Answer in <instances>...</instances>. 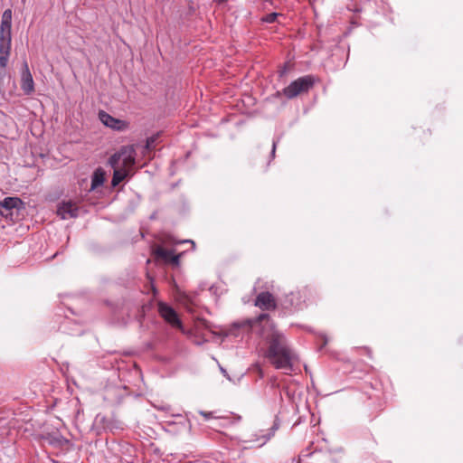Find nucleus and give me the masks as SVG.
<instances>
[{
    "instance_id": "nucleus-22",
    "label": "nucleus",
    "mask_w": 463,
    "mask_h": 463,
    "mask_svg": "<svg viewBox=\"0 0 463 463\" xmlns=\"http://www.w3.org/2000/svg\"><path fill=\"white\" fill-rule=\"evenodd\" d=\"M310 454H302L300 457H308ZM301 460V458H299V461Z\"/></svg>"
},
{
    "instance_id": "nucleus-19",
    "label": "nucleus",
    "mask_w": 463,
    "mask_h": 463,
    "mask_svg": "<svg viewBox=\"0 0 463 463\" xmlns=\"http://www.w3.org/2000/svg\"><path fill=\"white\" fill-rule=\"evenodd\" d=\"M269 314H266V313H263V314H260L258 317V320L259 321H263V320H266V319H269Z\"/></svg>"
},
{
    "instance_id": "nucleus-4",
    "label": "nucleus",
    "mask_w": 463,
    "mask_h": 463,
    "mask_svg": "<svg viewBox=\"0 0 463 463\" xmlns=\"http://www.w3.org/2000/svg\"><path fill=\"white\" fill-rule=\"evenodd\" d=\"M112 167H121L131 171L136 164V151L133 146H123L109 158Z\"/></svg>"
},
{
    "instance_id": "nucleus-2",
    "label": "nucleus",
    "mask_w": 463,
    "mask_h": 463,
    "mask_svg": "<svg viewBox=\"0 0 463 463\" xmlns=\"http://www.w3.org/2000/svg\"><path fill=\"white\" fill-rule=\"evenodd\" d=\"M12 11L6 9L2 14L0 24V66L6 68L11 51Z\"/></svg>"
},
{
    "instance_id": "nucleus-16",
    "label": "nucleus",
    "mask_w": 463,
    "mask_h": 463,
    "mask_svg": "<svg viewBox=\"0 0 463 463\" xmlns=\"http://www.w3.org/2000/svg\"><path fill=\"white\" fill-rule=\"evenodd\" d=\"M157 137H158V135H154V136L149 137L146 139V148L149 149V150L155 148Z\"/></svg>"
},
{
    "instance_id": "nucleus-10",
    "label": "nucleus",
    "mask_w": 463,
    "mask_h": 463,
    "mask_svg": "<svg viewBox=\"0 0 463 463\" xmlns=\"http://www.w3.org/2000/svg\"><path fill=\"white\" fill-rule=\"evenodd\" d=\"M99 118L106 127H109L114 130H124L128 127V124L125 121L115 118L103 110L99 111Z\"/></svg>"
},
{
    "instance_id": "nucleus-11",
    "label": "nucleus",
    "mask_w": 463,
    "mask_h": 463,
    "mask_svg": "<svg viewBox=\"0 0 463 463\" xmlns=\"http://www.w3.org/2000/svg\"><path fill=\"white\" fill-rule=\"evenodd\" d=\"M156 255L158 259H161L165 263H169L175 267H178L180 264L181 254L176 255L172 250H166L162 247H158L156 250Z\"/></svg>"
},
{
    "instance_id": "nucleus-13",
    "label": "nucleus",
    "mask_w": 463,
    "mask_h": 463,
    "mask_svg": "<svg viewBox=\"0 0 463 463\" xmlns=\"http://www.w3.org/2000/svg\"><path fill=\"white\" fill-rule=\"evenodd\" d=\"M114 173L111 180V184L113 186H117L121 183L129 174L128 169H123L121 167H113Z\"/></svg>"
},
{
    "instance_id": "nucleus-12",
    "label": "nucleus",
    "mask_w": 463,
    "mask_h": 463,
    "mask_svg": "<svg viewBox=\"0 0 463 463\" xmlns=\"http://www.w3.org/2000/svg\"><path fill=\"white\" fill-rule=\"evenodd\" d=\"M104 182H105V172L100 167L97 168L91 176L90 190H95L96 188L103 185Z\"/></svg>"
},
{
    "instance_id": "nucleus-23",
    "label": "nucleus",
    "mask_w": 463,
    "mask_h": 463,
    "mask_svg": "<svg viewBox=\"0 0 463 463\" xmlns=\"http://www.w3.org/2000/svg\"><path fill=\"white\" fill-rule=\"evenodd\" d=\"M354 11H355V12H360L361 10H360V9H358V8H355Z\"/></svg>"
},
{
    "instance_id": "nucleus-7",
    "label": "nucleus",
    "mask_w": 463,
    "mask_h": 463,
    "mask_svg": "<svg viewBox=\"0 0 463 463\" xmlns=\"http://www.w3.org/2000/svg\"><path fill=\"white\" fill-rule=\"evenodd\" d=\"M21 89L25 95H30L34 91V81L26 61H24L23 63V71L21 73Z\"/></svg>"
},
{
    "instance_id": "nucleus-5",
    "label": "nucleus",
    "mask_w": 463,
    "mask_h": 463,
    "mask_svg": "<svg viewBox=\"0 0 463 463\" xmlns=\"http://www.w3.org/2000/svg\"><path fill=\"white\" fill-rule=\"evenodd\" d=\"M23 201L18 197H6L0 201V214L13 221L19 216V211L23 208Z\"/></svg>"
},
{
    "instance_id": "nucleus-20",
    "label": "nucleus",
    "mask_w": 463,
    "mask_h": 463,
    "mask_svg": "<svg viewBox=\"0 0 463 463\" xmlns=\"http://www.w3.org/2000/svg\"><path fill=\"white\" fill-rule=\"evenodd\" d=\"M184 242H190L193 245V248H194V246H195L194 241H190V240L184 241Z\"/></svg>"
},
{
    "instance_id": "nucleus-18",
    "label": "nucleus",
    "mask_w": 463,
    "mask_h": 463,
    "mask_svg": "<svg viewBox=\"0 0 463 463\" xmlns=\"http://www.w3.org/2000/svg\"><path fill=\"white\" fill-rule=\"evenodd\" d=\"M276 147H277V141H273L272 149H271V153H270L271 158H274V156H275Z\"/></svg>"
},
{
    "instance_id": "nucleus-17",
    "label": "nucleus",
    "mask_w": 463,
    "mask_h": 463,
    "mask_svg": "<svg viewBox=\"0 0 463 463\" xmlns=\"http://www.w3.org/2000/svg\"><path fill=\"white\" fill-rule=\"evenodd\" d=\"M200 414L205 418V420H209L213 417V412L211 411H200Z\"/></svg>"
},
{
    "instance_id": "nucleus-14",
    "label": "nucleus",
    "mask_w": 463,
    "mask_h": 463,
    "mask_svg": "<svg viewBox=\"0 0 463 463\" xmlns=\"http://www.w3.org/2000/svg\"><path fill=\"white\" fill-rule=\"evenodd\" d=\"M279 429V424L277 422H274V424L272 425V427L268 430V432L266 434H263L261 435L260 439V445L262 446L264 445L268 440H269L271 439V437L274 436L276 430Z\"/></svg>"
},
{
    "instance_id": "nucleus-6",
    "label": "nucleus",
    "mask_w": 463,
    "mask_h": 463,
    "mask_svg": "<svg viewBox=\"0 0 463 463\" xmlns=\"http://www.w3.org/2000/svg\"><path fill=\"white\" fill-rule=\"evenodd\" d=\"M158 312L160 316L171 326L175 327H182V322L179 319L177 313L175 310L170 307L169 305L159 302L158 303Z\"/></svg>"
},
{
    "instance_id": "nucleus-24",
    "label": "nucleus",
    "mask_w": 463,
    "mask_h": 463,
    "mask_svg": "<svg viewBox=\"0 0 463 463\" xmlns=\"http://www.w3.org/2000/svg\"><path fill=\"white\" fill-rule=\"evenodd\" d=\"M366 352L369 354L370 353V349L368 348H365Z\"/></svg>"
},
{
    "instance_id": "nucleus-9",
    "label": "nucleus",
    "mask_w": 463,
    "mask_h": 463,
    "mask_svg": "<svg viewBox=\"0 0 463 463\" xmlns=\"http://www.w3.org/2000/svg\"><path fill=\"white\" fill-rule=\"evenodd\" d=\"M255 306L262 310H273L277 307V302L271 293L264 291L257 296Z\"/></svg>"
},
{
    "instance_id": "nucleus-3",
    "label": "nucleus",
    "mask_w": 463,
    "mask_h": 463,
    "mask_svg": "<svg viewBox=\"0 0 463 463\" xmlns=\"http://www.w3.org/2000/svg\"><path fill=\"white\" fill-rule=\"evenodd\" d=\"M316 78L313 75H305L293 80L288 86L284 88L282 91H278L276 96L283 94L288 99H292L300 94L307 93L314 87Z\"/></svg>"
},
{
    "instance_id": "nucleus-8",
    "label": "nucleus",
    "mask_w": 463,
    "mask_h": 463,
    "mask_svg": "<svg viewBox=\"0 0 463 463\" xmlns=\"http://www.w3.org/2000/svg\"><path fill=\"white\" fill-rule=\"evenodd\" d=\"M57 214L63 220L76 218L79 215V207L71 201H63L58 205Z\"/></svg>"
},
{
    "instance_id": "nucleus-1",
    "label": "nucleus",
    "mask_w": 463,
    "mask_h": 463,
    "mask_svg": "<svg viewBox=\"0 0 463 463\" xmlns=\"http://www.w3.org/2000/svg\"><path fill=\"white\" fill-rule=\"evenodd\" d=\"M267 350L265 357L278 370L286 373L292 371L297 355L290 347L286 336L278 330H273L266 337Z\"/></svg>"
},
{
    "instance_id": "nucleus-15",
    "label": "nucleus",
    "mask_w": 463,
    "mask_h": 463,
    "mask_svg": "<svg viewBox=\"0 0 463 463\" xmlns=\"http://www.w3.org/2000/svg\"><path fill=\"white\" fill-rule=\"evenodd\" d=\"M279 15H282V14H279V13H270V14H268L267 15H265L262 18V21L265 23H268V24H272L276 21L277 17Z\"/></svg>"
},
{
    "instance_id": "nucleus-21",
    "label": "nucleus",
    "mask_w": 463,
    "mask_h": 463,
    "mask_svg": "<svg viewBox=\"0 0 463 463\" xmlns=\"http://www.w3.org/2000/svg\"><path fill=\"white\" fill-rule=\"evenodd\" d=\"M221 371H222V373H223L224 376L227 375V373H226V371L223 368H221Z\"/></svg>"
}]
</instances>
